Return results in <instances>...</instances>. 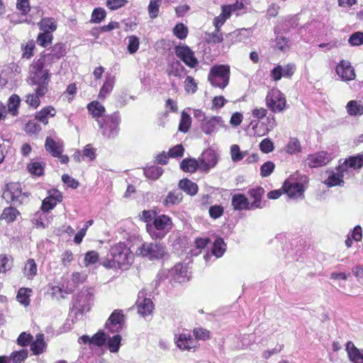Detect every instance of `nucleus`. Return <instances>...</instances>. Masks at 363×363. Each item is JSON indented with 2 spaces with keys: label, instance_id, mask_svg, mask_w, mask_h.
I'll use <instances>...</instances> for the list:
<instances>
[{
  "label": "nucleus",
  "instance_id": "f257e3e1",
  "mask_svg": "<svg viewBox=\"0 0 363 363\" xmlns=\"http://www.w3.org/2000/svg\"><path fill=\"white\" fill-rule=\"evenodd\" d=\"M109 257L102 261L101 264L108 269L128 268L133 262L134 255L123 242H118L109 250Z\"/></svg>",
  "mask_w": 363,
  "mask_h": 363
},
{
  "label": "nucleus",
  "instance_id": "f03ea898",
  "mask_svg": "<svg viewBox=\"0 0 363 363\" xmlns=\"http://www.w3.org/2000/svg\"><path fill=\"white\" fill-rule=\"evenodd\" d=\"M48 65L43 59L40 58L30 66V80L32 84L36 86L34 91L38 95H45L48 91L50 77Z\"/></svg>",
  "mask_w": 363,
  "mask_h": 363
},
{
  "label": "nucleus",
  "instance_id": "7ed1b4c3",
  "mask_svg": "<svg viewBox=\"0 0 363 363\" xmlns=\"http://www.w3.org/2000/svg\"><path fill=\"white\" fill-rule=\"evenodd\" d=\"M173 223L166 215L155 216L152 223H147L146 229L153 240L162 239L171 230Z\"/></svg>",
  "mask_w": 363,
  "mask_h": 363
},
{
  "label": "nucleus",
  "instance_id": "20e7f679",
  "mask_svg": "<svg viewBox=\"0 0 363 363\" xmlns=\"http://www.w3.org/2000/svg\"><path fill=\"white\" fill-rule=\"evenodd\" d=\"M230 73L228 65H216L211 68L208 80L213 86L223 89L229 83Z\"/></svg>",
  "mask_w": 363,
  "mask_h": 363
},
{
  "label": "nucleus",
  "instance_id": "39448f33",
  "mask_svg": "<svg viewBox=\"0 0 363 363\" xmlns=\"http://www.w3.org/2000/svg\"><path fill=\"white\" fill-rule=\"evenodd\" d=\"M135 254L150 260L160 259L167 255V249L162 243L143 242L138 247Z\"/></svg>",
  "mask_w": 363,
  "mask_h": 363
},
{
  "label": "nucleus",
  "instance_id": "423d86ee",
  "mask_svg": "<svg viewBox=\"0 0 363 363\" xmlns=\"http://www.w3.org/2000/svg\"><path fill=\"white\" fill-rule=\"evenodd\" d=\"M267 106L274 113L281 112L286 107V98L278 89H270L265 99Z\"/></svg>",
  "mask_w": 363,
  "mask_h": 363
},
{
  "label": "nucleus",
  "instance_id": "0eeeda50",
  "mask_svg": "<svg viewBox=\"0 0 363 363\" xmlns=\"http://www.w3.org/2000/svg\"><path fill=\"white\" fill-rule=\"evenodd\" d=\"M120 121L121 118L117 113L106 117L103 123L101 121H98L102 135L108 138H115L118 133Z\"/></svg>",
  "mask_w": 363,
  "mask_h": 363
},
{
  "label": "nucleus",
  "instance_id": "6e6552de",
  "mask_svg": "<svg viewBox=\"0 0 363 363\" xmlns=\"http://www.w3.org/2000/svg\"><path fill=\"white\" fill-rule=\"evenodd\" d=\"M175 54L189 67H195L199 62L194 52L186 45H178L175 48Z\"/></svg>",
  "mask_w": 363,
  "mask_h": 363
},
{
  "label": "nucleus",
  "instance_id": "1a4fd4ad",
  "mask_svg": "<svg viewBox=\"0 0 363 363\" xmlns=\"http://www.w3.org/2000/svg\"><path fill=\"white\" fill-rule=\"evenodd\" d=\"M330 160L331 157L327 152L320 151L308 155L305 162L308 167L316 168L326 165Z\"/></svg>",
  "mask_w": 363,
  "mask_h": 363
},
{
  "label": "nucleus",
  "instance_id": "9d476101",
  "mask_svg": "<svg viewBox=\"0 0 363 363\" xmlns=\"http://www.w3.org/2000/svg\"><path fill=\"white\" fill-rule=\"evenodd\" d=\"M23 196L21 184L15 182L8 184L6 189L3 194L4 199L10 200L14 204L17 203H21Z\"/></svg>",
  "mask_w": 363,
  "mask_h": 363
},
{
  "label": "nucleus",
  "instance_id": "9b49d317",
  "mask_svg": "<svg viewBox=\"0 0 363 363\" xmlns=\"http://www.w3.org/2000/svg\"><path fill=\"white\" fill-rule=\"evenodd\" d=\"M223 125V121L220 116L208 117L201 123V130L206 135H211Z\"/></svg>",
  "mask_w": 363,
  "mask_h": 363
},
{
  "label": "nucleus",
  "instance_id": "f8f14e48",
  "mask_svg": "<svg viewBox=\"0 0 363 363\" xmlns=\"http://www.w3.org/2000/svg\"><path fill=\"white\" fill-rule=\"evenodd\" d=\"M336 73L342 81H352L355 78L354 68L350 62L347 60H342L336 67Z\"/></svg>",
  "mask_w": 363,
  "mask_h": 363
},
{
  "label": "nucleus",
  "instance_id": "ddd939ff",
  "mask_svg": "<svg viewBox=\"0 0 363 363\" xmlns=\"http://www.w3.org/2000/svg\"><path fill=\"white\" fill-rule=\"evenodd\" d=\"M124 324V315L121 311H114L106 321L105 326L111 332H118Z\"/></svg>",
  "mask_w": 363,
  "mask_h": 363
},
{
  "label": "nucleus",
  "instance_id": "4468645a",
  "mask_svg": "<svg viewBox=\"0 0 363 363\" xmlns=\"http://www.w3.org/2000/svg\"><path fill=\"white\" fill-rule=\"evenodd\" d=\"M66 54V46L63 43H57L51 49L50 52L41 57L45 62L50 65L53 61L57 60Z\"/></svg>",
  "mask_w": 363,
  "mask_h": 363
},
{
  "label": "nucleus",
  "instance_id": "2eb2a0df",
  "mask_svg": "<svg viewBox=\"0 0 363 363\" xmlns=\"http://www.w3.org/2000/svg\"><path fill=\"white\" fill-rule=\"evenodd\" d=\"M284 191L290 198L297 199L303 194V186L301 183L286 180L283 186Z\"/></svg>",
  "mask_w": 363,
  "mask_h": 363
},
{
  "label": "nucleus",
  "instance_id": "dca6fc26",
  "mask_svg": "<svg viewBox=\"0 0 363 363\" xmlns=\"http://www.w3.org/2000/svg\"><path fill=\"white\" fill-rule=\"evenodd\" d=\"M177 347L182 350H190L196 347L197 342L189 334L181 333L175 338Z\"/></svg>",
  "mask_w": 363,
  "mask_h": 363
},
{
  "label": "nucleus",
  "instance_id": "f3484780",
  "mask_svg": "<svg viewBox=\"0 0 363 363\" xmlns=\"http://www.w3.org/2000/svg\"><path fill=\"white\" fill-rule=\"evenodd\" d=\"M200 169L203 170L208 169L216 165L217 159L216 154L212 150H206L203 152L199 158Z\"/></svg>",
  "mask_w": 363,
  "mask_h": 363
},
{
  "label": "nucleus",
  "instance_id": "a211bd4d",
  "mask_svg": "<svg viewBox=\"0 0 363 363\" xmlns=\"http://www.w3.org/2000/svg\"><path fill=\"white\" fill-rule=\"evenodd\" d=\"M171 275L174 281L179 283H184L189 280V276L187 268L180 263L174 265L170 271Z\"/></svg>",
  "mask_w": 363,
  "mask_h": 363
},
{
  "label": "nucleus",
  "instance_id": "6ab92c4d",
  "mask_svg": "<svg viewBox=\"0 0 363 363\" xmlns=\"http://www.w3.org/2000/svg\"><path fill=\"white\" fill-rule=\"evenodd\" d=\"M231 204L235 211L253 210L247 198L242 194L233 195Z\"/></svg>",
  "mask_w": 363,
  "mask_h": 363
},
{
  "label": "nucleus",
  "instance_id": "aec40b11",
  "mask_svg": "<svg viewBox=\"0 0 363 363\" xmlns=\"http://www.w3.org/2000/svg\"><path fill=\"white\" fill-rule=\"evenodd\" d=\"M45 150L53 157H59L63 152V143L55 141L50 137H47L45 143Z\"/></svg>",
  "mask_w": 363,
  "mask_h": 363
},
{
  "label": "nucleus",
  "instance_id": "412c9836",
  "mask_svg": "<svg viewBox=\"0 0 363 363\" xmlns=\"http://www.w3.org/2000/svg\"><path fill=\"white\" fill-rule=\"evenodd\" d=\"M363 166V155H357L356 156H351L346 160L341 165L340 169L347 172V168L351 167L353 169H360Z\"/></svg>",
  "mask_w": 363,
  "mask_h": 363
},
{
  "label": "nucleus",
  "instance_id": "4be33fe9",
  "mask_svg": "<svg viewBox=\"0 0 363 363\" xmlns=\"http://www.w3.org/2000/svg\"><path fill=\"white\" fill-rule=\"evenodd\" d=\"M264 193V190L262 187L250 189L248 191V194L250 195V198L254 199V201L250 203L251 208H252L253 210L255 208H262V197Z\"/></svg>",
  "mask_w": 363,
  "mask_h": 363
},
{
  "label": "nucleus",
  "instance_id": "5701e85b",
  "mask_svg": "<svg viewBox=\"0 0 363 363\" xmlns=\"http://www.w3.org/2000/svg\"><path fill=\"white\" fill-rule=\"evenodd\" d=\"M345 174H347V172L346 171H342L340 165L336 172H332L329 175L328 179L325 181V184L330 186H341L344 183L343 177Z\"/></svg>",
  "mask_w": 363,
  "mask_h": 363
},
{
  "label": "nucleus",
  "instance_id": "b1692460",
  "mask_svg": "<svg viewBox=\"0 0 363 363\" xmlns=\"http://www.w3.org/2000/svg\"><path fill=\"white\" fill-rule=\"evenodd\" d=\"M183 199L182 193L179 190L169 191L166 198L162 201L163 205L169 208L172 206L179 204Z\"/></svg>",
  "mask_w": 363,
  "mask_h": 363
},
{
  "label": "nucleus",
  "instance_id": "393cba45",
  "mask_svg": "<svg viewBox=\"0 0 363 363\" xmlns=\"http://www.w3.org/2000/svg\"><path fill=\"white\" fill-rule=\"evenodd\" d=\"M46 348V343L44 340V335L38 333L35 336V340L30 345V350L34 354H42Z\"/></svg>",
  "mask_w": 363,
  "mask_h": 363
},
{
  "label": "nucleus",
  "instance_id": "a878e982",
  "mask_svg": "<svg viewBox=\"0 0 363 363\" xmlns=\"http://www.w3.org/2000/svg\"><path fill=\"white\" fill-rule=\"evenodd\" d=\"M56 114V111L51 106H47L43 108L42 110L36 113L35 118L42 122L43 124L47 125L48 123V118L54 117Z\"/></svg>",
  "mask_w": 363,
  "mask_h": 363
},
{
  "label": "nucleus",
  "instance_id": "bb28decb",
  "mask_svg": "<svg viewBox=\"0 0 363 363\" xmlns=\"http://www.w3.org/2000/svg\"><path fill=\"white\" fill-rule=\"evenodd\" d=\"M154 309V305L150 298H143L138 301V311L143 316L150 315Z\"/></svg>",
  "mask_w": 363,
  "mask_h": 363
},
{
  "label": "nucleus",
  "instance_id": "cd10ccee",
  "mask_svg": "<svg viewBox=\"0 0 363 363\" xmlns=\"http://www.w3.org/2000/svg\"><path fill=\"white\" fill-rule=\"evenodd\" d=\"M346 110L351 116L363 115V105L360 101L355 100L350 101L346 106Z\"/></svg>",
  "mask_w": 363,
  "mask_h": 363
},
{
  "label": "nucleus",
  "instance_id": "c85d7f7f",
  "mask_svg": "<svg viewBox=\"0 0 363 363\" xmlns=\"http://www.w3.org/2000/svg\"><path fill=\"white\" fill-rule=\"evenodd\" d=\"M179 187L191 196H194L198 192L197 184L187 179L180 180L179 182Z\"/></svg>",
  "mask_w": 363,
  "mask_h": 363
},
{
  "label": "nucleus",
  "instance_id": "c756f323",
  "mask_svg": "<svg viewBox=\"0 0 363 363\" xmlns=\"http://www.w3.org/2000/svg\"><path fill=\"white\" fill-rule=\"evenodd\" d=\"M347 351L350 359L354 363H363V354L351 342L347 345Z\"/></svg>",
  "mask_w": 363,
  "mask_h": 363
},
{
  "label": "nucleus",
  "instance_id": "7c9ffc66",
  "mask_svg": "<svg viewBox=\"0 0 363 363\" xmlns=\"http://www.w3.org/2000/svg\"><path fill=\"white\" fill-rule=\"evenodd\" d=\"M87 109L91 115L95 118L101 117L106 111L105 107L97 101H94L89 103L87 105Z\"/></svg>",
  "mask_w": 363,
  "mask_h": 363
},
{
  "label": "nucleus",
  "instance_id": "2f4dec72",
  "mask_svg": "<svg viewBox=\"0 0 363 363\" xmlns=\"http://www.w3.org/2000/svg\"><path fill=\"white\" fill-rule=\"evenodd\" d=\"M115 84V79L113 77L109 76L107 77L106 79L105 82L104 83L99 94V98L100 99H104L106 97L108 94H109L114 86Z\"/></svg>",
  "mask_w": 363,
  "mask_h": 363
},
{
  "label": "nucleus",
  "instance_id": "473e14b6",
  "mask_svg": "<svg viewBox=\"0 0 363 363\" xmlns=\"http://www.w3.org/2000/svg\"><path fill=\"white\" fill-rule=\"evenodd\" d=\"M37 264L33 259H29L23 269L24 276L28 279H33L37 274Z\"/></svg>",
  "mask_w": 363,
  "mask_h": 363
},
{
  "label": "nucleus",
  "instance_id": "72a5a7b5",
  "mask_svg": "<svg viewBox=\"0 0 363 363\" xmlns=\"http://www.w3.org/2000/svg\"><path fill=\"white\" fill-rule=\"evenodd\" d=\"M32 289L29 288H21L17 293V301L24 306H28L30 304V297L31 296Z\"/></svg>",
  "mask_w": 363,
  "mask_h": 363
},
{
  "label": "nucleus",
  "instance_id": "f704fd0d",
  "mask_svg": "<svg viewBox=\"0 0 363 363\" xmlns=\"http://www.w3.org/2000/svg\"><path fill=\"white\" fill-rule=\"evenodd\" d=\"M181 169L184 172H194L198 168H200L199 160L195 159H184L180 164Z\"/></svg>",
  "mask_w": 363,
  "mask_h": 363
},
{
  "label": "nucleus",
  "instance_id": "c9c22d12",
  "mask_svg": "<svg viewBox=\"0 0 363 363\" xmlns=\"http://www.w3.org/2000/svg\"><path fill=\"white\" fill-rule=\"evenodd\" d=\"M40 29L43 32H52L57 29V23L52 18H45L38 23Z\"/></svg>",
  "mask_w": 363,
  "mask_h": 363
},
{
  "label": "nucleus",
  "instance_id": "e433bc0d",
  "mask_svg": "<svg viewBox=\"0 0 363 363\" xmlns=\"http://www.w3.org/2000/svg\"><path fill=\"white\" fill-rule=\"evenodd\" d=\"M19 212L17 209L13 207H8L4 208L1 215V219L6 220L7 223L13 222Z\"/></svg>",
  "mask_w": 363,
  "mask_h": 363
},
{
  "label": "nucleus",
  "instance_id": "4c0bfd02",
  "mask_svg": "<svg viewBox=\"0 0 363 363\" xmlns=\"http://www.w3.org/2000/svg\"><path fill=\"white\" fill-rule=\"evenodd\" d=\"M205 39L208 43L213 44L221 43L223 40L222 33L220 29L217 28H216L213 33H206Z\"/></svg>",
  "mask_w": 363,
  "mask_h": 363
},
{
  "label": "nucleus",
  "instance_id": "58836bf2",
  "mask_svg": "<svg viewBox=\"0 0 363 363\" xmlns=\"http://www.w3.org/2000/svg\"><path fill=\"white\" fill-rule=\"evenodd\" d=\"M191 124V118L189 114L183 111L181 115V120L179 125V130L182 133H186L189 130Z\"/></svg>",
  "mask_w": 363,
  "mask_h": 363
},
{
  "label": "nucleus",
  "instance_id": "ea45409f",
  "mask_svg": "<svg viewBox=\"0 0 363 363\" xmlns=\"http://www.w3.org/2000/svg\"><path fill=\"white\" fill-rule=\"evenodd\" d=\"M21 100L20 97L16 94H13L9 99L7 112L9 111L13 116H16L18 113Z\"/></svg>",
  "mask_w": 363,
  "mask_h": 363
},
{
  "label": "nucleus",
  "instance_id": "a19ab883",
  "mask_svg": "<svg viewBox=\"0 0 363 363\" xmlns=\"http://www.w3.org/2000/svg\"><path fill=\"white\" fill-rule=\"evenodd\" d=\"M13 266V259L6 255H0V274H5Z\"/></svg>",
  "mask_w": 363,
  "mask_h": 363
},
{
  "label": "nucleus",
  "instance_id": "79ce46f5",
  "mask_svg": "<svg viewBox=\"0 0 363 363\" xmlns=\"http://www.w3.org/2000/svg\"><path fill=\"white\" fill-rule=\"evenodd\" d=\"M144 173L147 178L157 179L162 174L163 169L160 167L152 166L145 169Z\"/></svg>",
  "mask_w": 363,
  "mask_h": 363
},
{
  "label": "nucleus",
  "instance_id": "37998d69",
  "mask_svg": "<svg viewBox=\"0 0 363 363\" xmlns=\"http://www.w3.org/2000/svg\"><path fill=\"white\" fill-rule=\"evenodd\" d=\"M225 243L221 238H217L213 242L212 252L216 257H220L225 251Z\"/></svg>",
  "mask_w": 363,
  "mask_h": 363
},
{
  "label": "nucleus",
  "instance_id": "c03bdc74",
  "mask_svg": "<svg viewBox=\"0 0 363 363\" xmlns=\"http://www.w3.org/2000/svg\"><path fill=\"white\" fill-rule=\"evenodd\" d=\"M301 150V145L300 142L296 138H291L289 141L286 147V151L289 154H296Z\"/></svg>",
  "mask_w": 363,
  "mask_h": 363
},
{
  "label": "nucleus",
  "instance_id": "a18cd8bd",
  "mask_svg": "<svg viewBox=\"0 0 363 363\" xmlns=\"http://www.w3.org/2000/svg\"><path fill=\"white\" fill-rule=\"evenodd\" d=\"M121 337L116 335L108 340V348L111 352H116L118 351L121 345Z\"/></svg>",
  "mask_w": 363,
  "mask_h": 363
},
{
  "label": "nucleus",
  "instance_id": "49530a36",
  "mask_svg": "<svg viewBox=\"0 0 363 363\" xmlns=\"http://www.w3.org/2000/svg\"><path fill=\"white\" fill-rule=\"evenodd\" d=\"M52 40V34L50 32H43L40 33L37 38L38 45L43 47H47L50 45Z\"/></svg>",
  "mask_w": 363,
  "mask_h": 363
},
{
  "label": "nucleus",
  "instance_id": "de8ad7c7",
  "mask_svg": "<svg viewBox=\"0 0 363 363\" xmlns=\"http://www.w3.org/2000/svg\"><path fill=\"white\" fill-rule=\"evenodd\" d=\"M161 0H150L148 6V13L151 18H155L158 16Z\"/></svg>",
  "mask_w": 363,
  "mask_h": 363
},
{
  "label": "nucleus",
  "instance_id": "09e8293b",
  "mask_svg": "<svg viewBox=\"0 0 363 363\" xmlns=\"http://www.w3.org/2000/svg\"><path fill=\"white\" fill-rule=\"evenodd\" d=\"M99 256L97 252L94 250L87 252L84 256L85 267L96 263L99 261Z\"/></svg>",
  "mask_w": 363,
  "mask_h": 363
},
{
  "label": "nucleus",
  "instance_id": "8fccbe9b",
  "mask_svg": "<svg viewBox=\"0 0 363 363\" xmlns=\"http://www.w3.org/2000/svg\"><path fill=\"white\" fill-rule=\"evenodd\" d=\"M275 164L271 161L264 162L260 168V174L262 177L269 176L274 170Z\"/></svg>",
  "mask_w": 363,
  "mask_h": 363
},
{
  "label": "nucleus",
  "instance_id": "3c124183",
  "mask_svg": "<svg viewBox=\"0 0 363 363\" xmlns=\"http://www.w3.org/2000/svg\"><path fill=\"white\" fill-rule=\"evenodd\" d=\"M224 208L220 205H213L208 209V213L211 218L217 219L223 215Z\"/></svg>",
  "mask_w": 363,
  "mask_h": 363
},
{
  "label": "nucleus",
  "instance_id": "603ef678",
  "mask_svg": "<svg viewBox=\"0 0 363 363\" xmlns=\"http://www.w3.org/2000/svg\"><path fill=\"white\" fill-rule=\"evenodd\" d=\"M28 357V350L26 349L20 351L13 352L11 354V358L13 363H21Z\"/></svg>",
  "mask_w": 363,
  "mask_h": 363
},
{
  "label": "nucleus",
  "instance_id": "864d4df0",
  "mask_svg": "<svg viewBox=\"0 0 363 363\" xmlns=\"http://www.w3.org/2000/svg\"><path fill=\"white\" fill-rule=\"evenodd\" d=\"M174 35L179 39H184L187 36L188 29L183 23H178L173 29Z\"/></svg>",
  "mask_w": 363,
  "mask_h": 363
},
{
  "label": "nucleus",
  "instance_id": "5fc2aeb1",
  "mask_svg": "<svg viewBox=\"0 0 363 363\" xmlns=\"http://www.w3.org/2000/svg\"><path fill=\"white\" fill-rule=\"evenodd\" d=\"M28 169L29 172L35 176H41L44 171L43 165L38 162L30 163L28 165Z\"/></svg>",
  "mask_w": 363,
  "mask_h": 363
},
{
  "label": "nucleus",
  "instance_id": "6e6d98bb",
  "mask_svg": "<svg viewBox=\"0 0 363 363\" xmlns=\"http://www.w3.org/2000/svg\"><path fill=\"white\" fill-rule=\"evenodd\" d=\"M352 46H359L363 44V33L355 32L351 35L348 40Z\"/></svg>",
  "mask_w": 363,
  "mask_h": 363
},
{
  "label": "nucleus",
  "instance_id": "4d7b16f0",
  "mask_svg": "<svg viewBox=\"0 0 363 363\" xmlns=\"http://www.w3.org/2000/svg\"><path fill=\"white\" fill-rule=\"evenodd\" d=\"M243 8V4L241 1H237L235 4L226 5L222 6V9H223V11L225 13H227L228 15H231V13L241 10Z\"/></svg>",
  "mask_w": 363,
  "mask_h": 363
},
{
  "label": "nucleus",
  "instance_id": "13d9d810",
  "mask_svg": "<svg viewBox=\"0 0 363 363\" xmlns=\"http://www.w3.org/2000/svg\"><path fill=\"white\" fill-rule=\"evenodd\" d=\"M185 90L188 93L194 94L197 90V84L192 77L188 76L184 82Z\"/></svg>",
  "mask_w": 363,
  "mask_h": 363
},
{
  "label": "nucleus",
  "instance_id": "bf43d9fd",
  "mask_svg": "<svg viewBox=\"0 0 363 363\" xmlns=\"http://www.w3.org/2000/svg\"><path fill=\"white\" fill-rule=\"evenodd\" d=\"M25 130L28 133L37 134L41 130V127L36 121H30L26 123Z\"/></svg>",
  "mask_w": 363,
  "mask_h": 363
},
{
  "label": "nucleus",
  "instance_id": "052dcab7",
  "mask_svg": "<svg viewBox=\"0 0 363 363\" xmlns=\"http://www.w3.org/2000/svg\"><path fill=\"white\" fill-rule=\"evenodd\" d=\"M44 95H38L36 91L35 94H29L26 96V103L33 107H38L40 104L39 98Z\"/></svg>",
  "mask_w": 363,
  "mask_h": 363
},
{
  "label": "nucleus",
  "instance_id": "680f3d73",
  "mask_svg": "<svg viewBox=\"0 0 363 363\" xmlns=\"http://www.w3.org/2000/svg\"><path fill=\"white\" fill-rule=\"evenodd\" d=\"M106 16V11L101 8L95 9L91 14V21L94 23L101 22Z\"/></svg>",
  "mask_w": 363,
  "mask_h": 363
},
{
  "label": "nucleus",
  "instance_id": "e2e57ef3",
  "mask_svg": "<svg viewBox=\"0 0 363 363\" xmlns=\"http://www.w3.org/2000/svg\"><path fill=\"white\" fill-rule=\"evenodd\" d=\"M194 335L196 339L208 340L210 337V332L203 328H197L194 330Z\"/></svg>",
  "mask_w": 363,
  "mask_h": 363
},
{
  "label": "nucleus",
  "instance_id": "0e129e2a",
  "mask_svg": "<svg viewBox=\"0 0 363 363\" xmlns=\"http://www.w3.org/2000/svg\"><path fill=\"white\" fill-rule=\"evenodd\" d=\"M139 47V39L135 35L128 38V50L130 54L135 53Z\"/></svg>",
  "mask_w": 363,
  "mask_h": 363
},
{
  "label": "nucleus",
  "instance_id": "69168bd1",
  "mask_svg": "<svg viewBox=\"0 0 363 363\" xmlns=\"http://www.w3.org/2000/svg\"><path fill=\"white\" fill-rule=\"evenodd\" d=\"M230 154L233 161L238 162L242 160L244 154L240 150V147L238 145H233L230 147Z\"/></svg>",
  "mask_w": 363,
  "mask_h": 363
},
{
  "label": "nucleus",
  "instance_id": "338daca9",
  "mask_svg": "<svg viewBox=\"0 0 363 363\" xmlns=\"http://www.w3.org/2000/svg\"><path fill=\"white\" fill-rule=\"evenodd\" d=\"M259 148L263 152L269 153L274 150V143L270 139L265 138L260 143Z\"/></svg>",
  "mask_w": 363,
  "mask_h": 363
},
{
  "label": "nucleus",
  "instance_id": "774afa93",
  "mask_svg": "<svg viewBox=\"0 0 363 363\" xmlns=\"http://www.w3.org/2000/svg\"><path fill=\"white\" fill-rule=\"evenodd\" d=\"M230 16L227 14V13H225L223 11V9H222V12L221 13L216 17L214 19H213V25L215 26V28H220V26H222L224 23L225 22V21L230 17Z\"/></svg>",
  "mask_w": 363,
  "mask_h": 363
}]
</instances>
